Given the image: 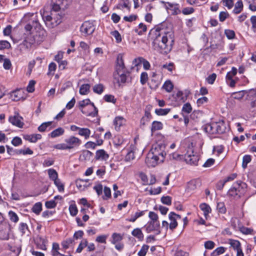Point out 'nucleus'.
I'll list each match as a JSON object with an SVG mask.
<instances>
[{
    "label": "nucleus",
    "instance_id": "13",
    "mask_svg": "<svg viewBox=\"0 0 256 256\" xmlns=\"http://www.w3.org/2000/svg\"><path fill=\"white\" fill-rule=\"evenodd\" d=\"M204 131L210 134H216L215 122L207 124L202 126Z\"/></svg>",
    "mask_w": 256,
    "mask_h": 256
},
{
    "label": "nucleus",
    "instance_id": "52",
    "mask_svg": "<svg viewBox=\"0 0 256 256\" xmlns=\"http://www.w3.org/2000/svg\"><path fill=\"white\" fill-rule=\"evenodd\" d=\"M104 100L108 102H112L115 104L116 100L114 98V96L112 94H106L104 97Z\"/></svg>",
    "mask_w": 256,
    "mask_h": 256
},
{
    "label": "nucleus",
    "instance_id": "7",
    "mask_svg": "<svg viewBox=\"0 0 256 256\" xmlns=\"http://www.w3.org/2000/svg\"><path fill=\"white\" fill-rule=\"evenodd\" d=\"M22 118L18 112H14V116L9 117V122L14 126L22 128L24 126V122H22Z\"/></svg>",
    "mask_w": 256,
    "mask_h": 256
},
{
    "label": "nucleus",
    "instance_id": "5",
    "mask_svg": "<svg viewBox=\"0 0 256 256\" xmlns=\"http://www.w3.org/2000/svg\"><path fill=\"white\" fill-rule=\"evenodd\" d=\"M184 160L188 164L196 166L199 160V156L198 154H194L192 148H189L184 156Z\"/></svg>",
    "mask_w": 256,
    "mask_h": 256
},
{
    "label": "nucleus",
    "instance_id": "25",
    "mask_svg": "<svg viewBox=\"0 0 256 256\" xmlns=\"http://www.w3.org/2000/svg\"><path fill=\"white\" fill-rule=\"evenodd\" d=\"M132 234L136 237L139 240H142L144 238V234L139 228L134 229L132 232Z\"/></svg>",
    "mask_w": 256,
    "mask_h": 256
},
{
    "label": "nucleus",
    "instance_id": "36",
    "mask_svg": "<svg viewBox=\"0 0 256 256\" xmlns=\"http://www.w3.org/2000/svg\"><path fill=\"white\" fill-rule=\"evenodd\" d=\"M42 210V204L40 202H36L32 208V212L36 214H39Z\"/></svg>",
    "mask_w": 256,
    "mask_h": 256
},
{
    "label": "nucleus",
    "instance_id": "34",
    "mask_svg": "<svg viewBox=\"0 0 256 256\" xmlns=\"http://www.w3.org/2000/svg\"><path fill=\"white\" fill-rule=\"evenodd\" d=\"M90 85L89 84H82L80 88V93L82 95L86 94L90 88Z\"/></svg>",
    "mask_w": 256,
    "mask_h": 256
},
{
    "label": "nucleus",
    "instance_id": "10",
    "mask_svg": "<svg viewBox=\"0 0 256 256\" xmlns=\"http://www.w3.org/2000/svg\"><path fill=\"white\" fill-rule=\"evenodd\" d=\"M164 4V8L168 10L172 11V15H177L180 13L179 4L169 2H162Z\"/></svg>",
    "mask_w": 256,
    "mask_h": 256
},
{
    "label": "nucleus",
    "instance_id": "49",
    "mask_svg": "<svg viewBox=\"0 0 256 256\" xmlns=\"http://www.w3.org/2000/svg\"><path fill=\"white\" fill-rule=\"evenodd\" d=\"M8 216L12 222H17L18 221V217L16 214L14 212L10 210L8 212Z\"/></svg>",
    "mask_w": 256,
    "mask_h": 256
},
{
    "label": "nucleus",
    "instance_id": "62",
    "mask_svg": "<svg viewBox=\"0 0 256 256\" xmlns=\"http://www.w3.org/2000/svg\"><path fill=\"white\" fill-rule=\"evenodd\" d=\"M54 148L56 149L61 150H70L69 147L66 142L65 144L64 143L57 144L54 146Z\"/></svg>",
    "mask_w": 256,
    "mask_h": 256
},
{
    "label": "nucleus",
    "instance_id": "27",
    "mask_svg": "<svg viewBox=\"0 0 256 256\" xmlns=\"http://www.w3.org/2000/svg\"><path fill=\"white\" fill-rule=\"evenodd\" d=\"M234 184H238L239 188H237V189L239 190H238V196H240L241 194L244 192L245 189L246 188L247 184L245 182L241 181H237Z\"/></svg>",
    "mask_w": 256,
    "mask_h": 256
},
{
    "label": "nucleus",
    "instance_id": "57",
    "mask_svg": "<svg viewBox=\"0 0 256 256\" xmlns=\"http://www.w3.org/2000/svg\"><path fill=\"white\" fill-rule=\"evenodd\" d=\"M18 228L22 234H26V231H28V225L24 222L20 223Z\"/></svg>",
    "mask_w": 256,
    "mask_h": 256
},
{
    "label": "nucleus",
    "instance_id": "43",
    "mask_svg": "<svg viewBox=\"0 0 256 256\" xmlns=\"http://www.w3.org/2000/svg\"><path fill=\"white\" fill-rule=\"evenodd\" d=\"M162 88L167 92H170L173 89L174 86L170 80H166Z\"/></svg>",
    "mask_w": 256,
    "mask_h": 256
},
{
    "label": "nucleus",
    "instance_id": "21",
    "mask_svg": "<svg viewBox=\"0 0 256 256\" xmlns=\"http://www.w3.org/2000/svg\"><path fill=\"white\" fill-rule=\"evenodd\" d=\"M200 208L204 212V214L206 218L208 214L211 212L212 209L210 206L206 203H203L200 204Z\"/></svg>",
    "mask_w": 256,
    "mask_h": 256
},
{
    "label": "nucleus",
    "instance_id": "24",
    "mask_svg": "<svg viewBox=\"0 0 256 256\" xmlns=\"http://www.w3.org/2000/svg\"><path fill=\"white\" fill-rule=\"evenodd\" d=\"M64 132V130L62 128H58L50 132V136L51 138H54L62 135Z\"/></svg>",
    "mask_w": 256,
    "mask_h": 256
},
{
    "label": "nucleus",
    "instance_id": "64",
    "mask_svg": "<svg viewBox=\"0 0 256 256\" xmlns=\"http://www.w3.org/2000/svg\"><path fill=\"white\" fill-rule=\"evenodd\" d=\"M228 16H229V14L227 12H221L219 14L220 21L221 22H223Z\"/></svg>",
    "mask_w": 256,
    "mask_h": 256
},
{
    "label": "nucleus",
    "instance_id": "31",
    "mask_svg": "<svg viewBox=\"0 0 256 256\" xmlns=\"http://www.w3.org/2000/svg\"><path fill=\"white\" fill-rule=\"evenodd\" d=\"M49 178L52 180H54L58 178V174L56 171L53 168H50L48 170Z\"/></svg>",
    "mask_w": 256,
    "mask_h": 256
},
{
    "label": "nucleus",
    "instance_id": "58",
    "mask_svg": "<svg viewBox=\"0 0 256 256\" xmlns=\"http://www.w3.org/2000/svg\"><path fill=\"white\" fill-rule=\"evenodd\" d=\"M148 80V74L146 72H142L140 74V82L142 84L144 85Z\"/></svg>",
    "mask_w": 256,
    "mask_h": 256
},
{
    "label": "nucleus",
    "instance_id": "29",
    "mask_svg": "<svg viewBox=\"0 0 256 256\" xmlns=\"http://www.w3.org/2000/svg\"><path fill=\"white\" fill-rule=\"evenodd\" d=\"M242 2L241 0H239L236 2L233 12L236 14H238L242 12Z\"/></svg>",
    "mask_w": 256,
    "mask_h": 256
},
{
    "label": "nucleus",
    "instance_id": "46",
    "mask_svg": "<svg viewBox=\"0 0 256 256\" xmlns=\"http://www.w3.org/2000/svg\"><path fill=\"white\" fill-rule=\"evenodd\" d=\"M112 243L116 244L117 242L122 240V237L120 234L114 233L112 234Z\"/></svg>",
    "mask_w": 256,
    "mask_h": 256
},
{
    "label": "nucleus",
    "instance_id": "18",
    "mask_svg": "<svg viewBox=\"0 0 256 256\" xmlns=\"http://www.w3.org/2000/svg\"><path fill=\"white\" fill-rule=\"evenodd\" d=\"M88 180H77L76 182V186L78 189L80 190H84L85 189L88 187Z\"/></svg>",
    "mask_w": 256,
    "mask_h": 256
},
{
    "label": "nucleus",
    "instance_id": "28",
    "mask_svg": "<svg viewBox=\"0 0 256 256\" xmlns=\"http://www.w3.org/2000/svg\"><path fill=\"white\" fill-rule=\"evenodd\" d=\"M93 91L94 93L98 94H102L104 90V86L102 84H96L93 87Z\"/></svg>",
    "mask_w": 256,
    "mask_h": 256
},
{
    "label": "nucleus",
    "instance_id": "39",
    "mask_svg": "<svg viewBox=\"0 0 256 256\" xmlns=\"http://www.w3.org/2000/svg\"><path fill=\"white\" fill-rule=\"evenodd\" d=\"M74 240L72 238H68L66 240H63L61 244L64 249L66 250L69 248L70 244H72Z\"/></svg>",
    "mask_w": 256,
    "mask_h": 256
},
{
    "label": "nucleus",
    "instance_id": "32",
    "mask_svg": "<svg viewBox=\"0 0 256 256\" xmlns=\"http://www.w3.org/2000/svg\"><path fill=\"white\" fill-rule=\"evenodd\" d=\"M22 91L20 90H17L12 92L10 96L13 100L18 101L20 100L22 96L21 95Z\"/></svg>",
    "mask_w": 256,
    "mask_h": 256
},
{
    "label": "nucleus",
    "instance_id": "22",
    "mask_svg": "<svg viewBox=\"0 0 256 256\" xmlns=\"http://www.w3.org/2000/svg\"><path fill=\"white\" fill-rule=\"evenodd\" d=\"M91 132L90 129L88 128H80L79 132H78V134L84 136L85 139L87 140L89 138Z\"/></svg>",
    "mask_w": 256,
    "mask_h": 256
},
{
    "label": "nucleus",
    "instance_id": "20",
    "mask_svg": "<svg viewBox=\"0 0 256 256\" xmlns=\"http://www.w3.org/2000/svg\"><path fill=\"white\" fill-rule=\"evenodd\" d=\"M238 184H234L232 186L229 190L228 192V195L230 196L235 197L236 196H238V192L237 189L239 187Z\"/></svg>",
    "mask_w": 256,
    "mask_h": 256
},
{
    "label": "nucleus",
    "instance_id": "33",
    "mask_svg": "<svg viewBox=\"0 0 256 256\" xmlns=\"http://www.w3.org/2000/svg\"><path fill=\"white\" fill-rule=\"evenodd\" d=\"M168 158L170 160H181L184 159V156L174 152L168 155Z\"/></svg>",
    "mask_w": 256,
    "mask_h": 256
},
{
    "label": "nucleus",
    "instance_id": "26",
    "mask_svg": "<svg viewBox=\"0 0 256 256\" xmlns=\"http://www.w3.org/2000/svg\"><path fill=\"white\" fill-rule=\"evenodd\" d=\"M163 124H162L158 121H154L152 123L151 131L152 132L158 130H160L162 128Z\"/></svg>",
    "mask_w": 256,
    "mask_h": 256
},
{
    "label": "nucleus",
    "instance_id": "9",
    "mask_svg": "<svg viewBox=\"0 0 256 256\" xmlns=\"http://www.w3.org/2000/svg\"><path fill=\"white\" fill-rule=\"evenodd\" d=\"M161 162L160 158L156 157V156H154L149 152L148 153L146 159V162L148 167H154Z\"/></svg>",
    "mask_w": 256,
    "mask_h": 256
},
{
    "label": "nucleus",
    "instance_id": "63",
    "mask_svg": "<svg viewBox=\"0 0 256 256\" xmlns=\"http://www.w3.org/2000/svg\"><path fill=\"white\" fill-rule=\"evenodd\" d=\"M192 110V108L190 103L185 104L182 107V112H186L187 114L190 113Z\"/></svg>",
    "mask_w": 256,
    "mask_h": 256
},
{
    "label": "nucleus",
    "instance_id": "55",
    "mask_svg": "<svg viewBox=\"0 0 256 256\" xmlns=\"http://www.w3.org/2000/svg\"><path fill=\"white\" fill-rule=\"evenodd\" d=\"M149 246L148 245L144 244L142 246L140 250L138 252V256H145L148 250Z\"/></svg>",
    "mask_w": 256,
    "mask_h": 256
},
{
    "label": "nucleus",
    "instance_id": "12",
    "mask_svg": "<svg viewBox=\"0 0 256 256\" xmlns=\"http://www.w3.org/2000/svg\"><path fill=\"white\" fill-rule=\"evenodd\" d=\"M70 150L78 147L82 143L81 140L77 137L71 136L65 140Z\"/></svg>",
    "mask_w": 256,
    "mask_h": 256
},
{
    "label": "nucleus",
    "instance_id": "19",
    "mask_svg": "<svg viewBox=\"0 0 256 256\" xmlns=\"http://www.w3.org/2000/svg\"><path fill=\"white\" fill-rule=\"evenodd\" d=\"M114 80L116 81L119 85H120L121 83H124L126 80V76L124 72L118 74H114Z\"/></svg>",
    "mask_w": 256,
    "mask_h": 256
},
{
    "label": "nucleus",
    "instance_id": "8",
    "mask_svg": "<svg viewBox=\"0 0 256 256\" xmlns=\"http://www.w3.org/2000/svg\"><path fill=\"white\" fill-rule=\"evenodd\" d=\"M145 228L148 233H150L154 230L157 231V234L160 233V224L159 221H150L145 226Z\"/></svg>",
    "mask_w": 256,
    "mask_h": 256
},
{
    "label": "nucleus",
    "instance_id": "15",
    "mask_svg": "<svg viewBox=\"0 0 256 256\" xmlns=\"http://www.w3.org/2000/svg\"><path fill=\"white\" fill-rule=\"evenodd\" d=\"M23 138L30 142L35 143L38 140L42 138V136L40 134H24Z\"/></svg>",
    "mask_w": 256,
    "mask_h": 256
},
{
    "label": "nucleus",
    "instance_id": "1",
    "mask_svg": "<svg viewBox=\"0 0 256 256\" xmlns=\"http://www.w3.org/2000/svg\"><path fill=\"white\" fill-rule=\"evenodd\" d=\"M153 44L162 54H168L174 42V34L170 24L166 22L156 26L150 32Z\"/></svg>",
    "mask_w": 256,
    "mask_h": 256
},
{
    "label": "nucleus",
    "instance_id": "47",
    "mask_svg": "<svg viewBox=\"0 0 256 256\" xmlns=\"http://www.w3.org/2000/svg\"><path fill=\"white\" fill-rule=\"evenodd\" d=\"M245 92L244 90L238 92H234L232 94V96L234 99L240 100L244 96Z\"/></svg>",
    "mask_w": 256,
    "mask_h": 256
},
{
    "label": "nucleus",
    "instance_id": "4",
    "mask_svg": "<svg viewBox=\"0 0 256 256\" xmlns=\"http://www.w3.org/2000/svg\"><path fill=\"white\" fill-rule=\"evenodd\" d=\"M11 228V225L8 220L4 219L2 222H0V239L2 240H8L10 238Z\"/></svg>",
    "mask_w": 256,
    "mask_h": 256
},
{
    "label": "nucleus",
    "instance_id": "50",
    "mask_svg": "<svg viewBox=\"0 0 256 256\" xmlns=\"http://www.w3.org/2000/svg\"><path fill=\"white\" fill-rule=\"evenodd\" d=\"M52 124V122H48L42 123L38 127V131L40 132H44L46 130V128L50 126Z\"/></svg>",
    "mask_w": 256,
    "mask_h": 256
},
{
    "label": "nucleus",
    "instance_id": "41",
    "mask_svg": "<svg viewBox=\"0 0 256 256\" xmlns=\"http://www.w3.org/2000/svg\"><path fill=\"white\" fill-rule=\"evenodd\" d=\"M216 208L218 212L221 214H225L226 211L225 204L223 202H218Z\"/></svg>",
    "mask_w": 256,
    "mask_h": 256
},
{
    "label": "nucleus",
    "instance_id": "30",
    "mask_svg": "<svg viewBox=\"0 0 256 256\" xmlns=\"http://www.w3.org/2000/svg\"><path fill=\"white\" fill-rule=\"evenodd\" d=\"M145 211L138 212L134 215H132L130 218H127L126 220L130 222H134L137 218L142 216L144 214Z\"/></svg>",
    "mask_w": 256,
    "mask_h": 256
},
{
    "label": "nucleus",
    "instance_id": "35",
    "mask_svg": "<svg viewBox=\"0 0 256 256\" xmlns=\"http://www.w3.org/2000/svg\"><path fill=\"white\" fill-rule=\"evenodd\" d=\"M170 111V108H156L155 113L158 116H166Z\"/></svg>",
    "mask_w": 256,
    "mask_h": 256
},
{
    "label": "nucleus",
    "instance_id": "37",
    "mask_svg": "<svg viewBox=\"0 0 256 256\" xmlns=\"http://www.w3.org/2000/svg\"><path fill=\"white\" fill-rule=\"evenodd\" d=\"M92 102H90V99H86L79 102V108H84L86 106L90 107Z\"/></svg>",
    "mask_w": 256,
    "mask_h": 256
},
{
    "label": "nucleus",
    "instance_id": "51",
    "mask_svg": "<svg viewBox=\"0 0 256 256\" xmlns=\"http://www.w3.org/2000/svg\"><path fill=\"white\" fill-rule=\"evenodd\" d=\"M230 246L234 248V250H236L240 248V244L238 240H230Z\"/></svg>",
    "mask_w": 256,
    "mask_h": 256
},
{
    "label": "nucleus",
    "instance_id": "60",
    "mask_svg": "<svg viewBox=\"0 0 256 256\" xmlns=\"http://www.w3.org/2000/svg\"><path fill=\"white\" fill-rule=\"evenodd\" d=\"M11 46L10 43L7 40H0V50L9 48Z\"/></svg>",
    "mask_w": 256,
    "mask_h": 256
},
{
    "label": "nucleus",
    "instance_id": "6",
    "mask_svg": "<svg viewBox=\"0 0 256 256\" xmlns=\"http://www.w3.org/2000/svg\"><path fill=\"white\" fill-rule=\"evenodd\" d=\"M94 30L95 27L93 22L90 21L84 22L80 28V32L84 36L92 34Z\"/></svg>",
    "mask_w": 256,
    "mask_h": 256
},
{
    "label": "nucleus",
    "instance_id": "56",
    "mask_svg": "<svg viewBox=\"0 0 256 256\" xmlns=\"http://www.w3.org/2000/svg\"><path fill=\"white\" fill-rule=\"evenodd\" d=\"M110 34L116 38L117 43H120L122 42L121 35L118 30L112 31L110 32Z\"/></svg>",
    "mask_w": 256,
    "mask_h": 256
},
{
    "label": "nucleus",
    "instance_id": "45",
    "mask_svg": "<svg viewBox=\"0 0 256 256\" xmlns=\"http://www.w3.org/2000/svg\"><path fill=\"white\" fill-rule=\"evenodd\" d=\"M88 242L86 239H84L82 240V242L79 244V246L76 250V252L78 253L81 252L82 250L84 248L88 246Z\"/></svg>",
    "mask_w": 256,
    "mask_h": 256
},
{
    "label": "nucleus",
    "instance_id": "3",
    "mask_svg": "<svg viewBox=\"0 0 256 256\" xmlns=\"http://www.w3.org/2000/svg\"><path fill=\"white\" fill-rule=\"evenodd\" d=\"M166 145L163 143L156 144L152 145V146L149 153L152 154L154 156H158L160 160V162H164V157L166 155L165 151Z\"/></svg>",
    "mask_w": 256,
    "mask_h": 256
},
{
    "label": "nucleus",
    "instance_id": "16",
    "mask_svg": "<svg viewBox=\"0 0 256 256\" xmlns=\"http://www.w3.org/2000/svg\"><path fill=\"white\" fill-rule=\"evenodd\" d=\"M216 124V134H222L224 133L226 130V124L224 120H220L218 122H214Z\"/></svg>",
    "mask_w": 256,
    "mask_h": 256
},
{
    "label": "nucleus",
    "instance_id": "61",
    "mask_svg": "<svg viewBox=\"0 0 256 256\" xmlns=\"http://www.w3.org/2000/svg\"><path fill=\"white\" fill-rule=\"evenodd\" d=\"M108 237V235H100L96 237V241L100 243L106 244Z\"/></svg>",
    "mask_w": 256,
    "mask_h": 256
},
{
    "label": "nucleus",
    "instance_id": "23",
    "mask_svg": "<svg viewBox=\"0 0 256 256\" xmlns=\"http://www.w3.org/2000/svg\"><path fill=\"white\" fill-rule=\"evenodd\" d=\"M246 99L250 100V106L254 108L256 106V92H250L248 96Z\"/></svg>",
    "mask_w": 256,
    "mask_h": 256
},
{
    "label": "nucleus",
    "instance_id": "59",
    "mask_svg": "<svg viewBox=\"0 0 256 256\" xmlns=\"http://www.w3.org/2000/svg\"><path fill=\"white\" fill-rule=\"evenodd\" d=\"M161 202L164 204L170 206L172 204V198L170 196H163L161 198Z\"/></svg>",
    "mask_w": 256,
    "mask_h": 256
},
{
    "label": "nucleus",
    "instance_id": "2",
    "mask_svg": "<svg viewBox=\"0 0 256 256\" xmlns=\"http://www.w3.org/2000/svg\"><path fill=\"white\" fill-rule=\"evenodd\" d=\"M56 12L51 11L50 14H48V12H44L40 14L44 21L46 26L49 28H53L61 22L62 16L59 14H56Z\"/></svg>",
    "mask_w": 256,
    "mask_h": 256
},
{
    "label": "nucleus",
    "instance_id": "42",
    "mask_svg": "<svg viewBox=\"0 0 256 256\" xmlns=\"http://www.w3.org/2000/svg\"><path fill=\"white\" fill-rule=\"evenodd\" d=\"M147 28L146 25L143 23H140L138 25V29H136L135 32L139 35L142 34L143 32L146 31Z\"/></svg>",
    "mask_w": 256,
    "mask_h": 256
},
{
    "label": "nucleus",
    "instance_id": "54",
    "mask_svg": "<svg viewBox=\"0 0 256 256\" xmlns=\"http://www.w3.org/2000/svg\"><path fill=\"white\" fill-rule=\"evenodd\" d=\"M69 210L71 216H76L78 212V208L75 204H70L69 206Z\"/></svg>",
    "mask_w": 256,
    "mask_h": 256
},
{
    "label": "nucleus",
    "instance_id": "53",
    "mask_svg": "<svg viewBox=\"0 0 256 256\" xmlns=\"http://www.w3.org/2000/svg\"><path fill=\"white\" fill-rule=\"evenodd\" d=\"M54 184L57 186L59 192L64 191V185L61 182L60 180L58 178L54 180Z\"/></svg>",
    "mask_w": 256,
    "mask_h": 256
},
{
    "label": "nucleus",
    "instance_id": "40",
    "mask_svg": "<svg viewBox=\"0 0 256 256\" xmlns=\"http://www.w3.org/2000/svg\"><path fill=\"white\" fill-rule=\"evenodd\" d=\"M8 249L16 254H18L21 251V246L20 245H8Z\"/></svg>",
    "mask_w": 256,
    "mask_h": 256
},
{
    "label": "nucleus",
    "instance_id": "48",
    "mask_svg": "<svg viewBox=\"0 0 256 256\" xmlns=\"http://www.w3.org/2000/svg\"><path fill=\"white\" fill-rule=\"evenodd\" d=\"M251 156L250 155H245L242 158V167L244 168H246L247 167V165L251 161Z\"/></svg>",
    "mask_w": 256,
    "mask_h": 256
},
{
    "label": "nucleus",
    "instance_id": "11",
    "mask_svg": "<svg viewBox=\"0 0 256 256\" xmlns=\"http://www.w3.org/2000/svg\"><path fill=\"white\" fill-rule=\"evenodd\" d=\"M82 114L87 116H91L94 117L96 116L98 113V108L94 106V103H92L91 106L88 108L86 107L80 108Z\"/></svg>",
    "mask_w": 256,
    "mask_h": 256
},
{
    "label": "nucleus",
    "instance_id": "17",
    "mask_svg": "<svg viewBox=\"0 0 256 256\" xmlns=\"http://www.w3.org/2000/svg\"><path fill=\"white\" fill-rule=\"evenodd\" d=\"M109 158V156L104 150H100L96 152L95 158L96 160H106Z\"/></svg>",
    "mask_w": 256,
    "mask_h": 256
},
{
    "label": "nucleus",
    "instance_id": "44",
    "mask_svg": "<svg viewBox=\"0 0 256 256\" xmlns=\"http://www.w3.org/2000/svg\"><path fill=\"white\" fill-rule=\"evenodd\" d=\"M124 119L122 117L117 116L115 118L114 121V124L116 126V128H119L123 124Z\"/></svg>",
    "mask_w": 256,
    "mask_h": 256
},
{
    "label": "nucleus",
    "instance_id": "14",
    "mask_svg": "<svg viewBox=\"0 0 256 256\" xmlns=\"http://www.w3.org/2000/svg\"><path fill=\"white\" fill-rule=\"evenodd\" d=\"M64 0H51L52 10L58 12L63 5Z\"/></svg>",
    "mask_w": 256,
    "mask_h": 256
},
{
    "label": "nucleus",
    "instance_id": "38",
    "mask_svg": "<svg viewBox=\"0 0 256 256\" xmlns=\"http://www.w3.org/2000/svg\"><path fill=\"white\" fill-rule=\"evenodd\" d=\"M117 8L120 10H123L124 8H126L130 10V6L128 4V2L124 0H122L118 4Z\"/></svg>",
    "mask_w": 256,
    "mask_h": 256
}]
</instances>
